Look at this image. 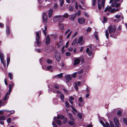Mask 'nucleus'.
Returning <instances> with one entry per match:
<instances>
[{"mask_svg":"<svg viewBox=\"0 0 127 127\" xmlns=\"http://www.w3.org/2000/svg\"><path fill=\"white\" fill-rule=\"evenodd\" d=\"M40 33V32H36V41L35 43L37 44V46H40L41 45V38L39 36V33Z\"/></svg>","mask_w":127,"mask_h":127,"instance_id":"nucleus-1","label":"nucleus"},{"mask_svg":"<svg viewBox=\"0 0 127 127\" xmlns=\"http://www.w3.org/2000/svg\"><path fill=\"white\" fill-rule=\"evenodd\" d=\"M64 118V116L63 115H58L57 117V118L58 119H63ZM53 120L54 121L56 122L58 125H61L62 124V122L59 120H56V117H54L53 118Z\"/></svg>","mask_w":127,"mask_h":127,"instance_id":"nucleus-2","label":"nucleus"},{"mask_svg":"<svg viewBox=\"0 0 127 127\" xmlns=\"http://www.w3.org/2000/svg\"><path fill=\"white\" fill-rule=\"evenodd\" d=\"M105 0H98V7L99 9H101V6L104 8Z\"/></svg>","mask_w":127,"mask_h":127,"instance_id":"nucleus-3","label":"nucleus"},{"mask_svg":"<svg viewBox=\"0 0 127 127\" xmlns=\"http://www.w3.org/2000/svg\"><path fill=\"white\" fill-rule=\"evenodd\" d=\"M92 46H90L89 47L87 48L86 50V52L88 54L89 56L91 57L92 58L93 57L94 53L92 50Z\"/></svg>","mask_w":127,"mask_h":127,"instance_id":"nucleus-4","label":"nucleus"},{"mask_svg":"<svg viewBox=\"0 0 127 127\" xmlns=\"http://www.w3.org/2000/svg\"><path fill=\"white\" fill-rule=\"evenodd\" d=\"M109 32L110 33L115 32L116 31V27L115 25H111L108 27Z\"/></svg>","mask_w":127,"mask_h":127,"instance_id":"nucleus-5","label":"nucleus"},{"mask_svg":"<svg viewBox=\"0 0 127 127\" xmlns=\"http://www.w3.org/2000/svg\"><path fill=\"white\" fill-rule=\"evenodd\" d=\"M0 58L1 62L3 64L4 67L6 66L5 62L4 60V55L3 53L0 52Z\"/></svg>","mask_w":127,"mask_h":127,"instance_id":"nucleus-6","label":"nucleus"},{"mask_svg":"<svg viewBox=\"0 0 127 127\" xmlns=\"http://www.w3.org/2000/svg\"><path fill=\"white\" fill-rule=\"evenodd\" d=\"M114 122L115 124V127H120L119 126V122L117 118L115 117L114 118Z\"/></svg>","mask_w":127,"mask_h":127,"instance_id":"nucleus-7","label":"nucleus"},{"mask_svg":"<svg viewBox=\"0 0 127 127\" xmlns=\"http://www.w3.org/2000/svg\"><path fill=\"white\" fill-rule=\"evenodd\" d=\"M42 18L43 23L45 24L46 23L47 21V16L45 13H43L42 16Z\"/></svg>","mask_w":127,"mask_h":127,"instance_id":"nucleus-8","label":"nucleus"},{"mask_svg":"<svg viewBox=\"0 0 127 127\" xmlns=\"http://www.w3.org/2000/svg\"><path fill=\"white\" fill-rule=\"evenodd\" d=\"M54 57L56 60L59 62L61 60L60 55V53L58 52H56L54 55Z\"/></svg>","mask_w":127,"mask_h":127,"instance_id":"nucleus-9","label":"nucleus"},{"mask_svg":"<svg viewBox=\"0 0 127 127\" xmlns=\"http://www.w3.org/2000/svg\"><path fill=\"white\" fill-rule=\"evenodd\" d=\"M80 57L75 58V59L74 61V65H76L79 64L80 61Z\"/></svg>","mask_w":127,"mask_h":127,"instance_id":"nucleus-10","label":"nucleus"},{"mask_svg":"<svg viewBox=\"0 0 127 127\" xmlns=\"http://www.w3.org/2000/svg\"><path fill=\"white\" fill-rule=\"evenodd\" d=\"M10 93L7 92L5 95L4 98L3 100H7L9 97V95Z\"/></svg>","mask_w":127,"mask_h":127,"instance_id":"nucleus-11","label":"nucleus"},{"mask_svg":"<svg viewBox=\"0 0 127 127\" xmlns=\"http://www.w3.org/2000/svg\"><path fill=\"white\" fill-rule=\"evenodd\" d=\"M78 23L80 24H83L85 22V19L83 18H79L78 19Z\"/></svg>","mask_w":127,"mask_h":127,"instance_id":"nucleus-12","label":"nucleus"},{"mask_svg":"<svg viewBox=\"0 0 127 127\" xmlns=\"http://www.w3.org/2000/svg\"><path fill=\"white\" fill-rule=\"evenodd\" d=\"M100 123L101 124H102L104 127H110L109 124L108 123L106 122L105 124L102 121H100Z\"/></svg>","mask_w":127,"mask_h":127,"instance_id":"nucleus-13","label":"nucleus"},{"mask_svg":"<svg viewBox=\"0 0 127 127\" xmlns=\"http://www.w3.org/2000/svg\"><path fill=\"white\" fill-rule=\"evenodd\" d=\"M50 39L48 36H47L46 38L45 43L46 44L48 45L50 43Z\"/></svg>","mask_w":127,"mask_h":127,"instance_id":"nucleus-14","label":"nucleus"},{"mask_svg":"<svg viewBox=\"0 0 127 127\" xmlns=\"http://www.w3.org/2000/svg\"><path fill=\"white\" fill-rule=\"evenodd\" d=\"M65 79L66 82H68L71 80V78L70 76L69 75H68L66 76Z\"/></svg>","mask_w":127,"mask_h":127,"instance_id":"nucleus-15","label":"nucleus"},{"mask_svg":"<svg viewBox=\"0 0 127 127\" xmlns=\"http://www.w3.org/2000/svg\"><path fill=\"white\" fill-rule=\"evenodd\" d=\"M60 17L59 15V16H56L53 18V20L54 22H56L58 21L59 20H60Z\"/></svg>","mask_w":127,"mask_h":127,"instance_id":"nucleus-16","label":"nucleus"},{"mask_svg":"<svg viewBox=\"0 0 127 127\" xmlns=\"http://www.w3.org/2000/svg\"><path fill=\"white\" fill-rule=\"evenodd\" d=\"M115 17L117 19H119L121 18L122 19L123 18V17L122 16V15L121 14H120L116 15L115 16Z\"/></svg>","mask_w":127,"mask_h":127,"instance_id":"nucleus-17","label":"nucleus"},{"mask_svg":"<svg viewBox=\"0 0 127 127\" xmlns=\"http://www.w3.org/2000/svg\"><path fill=\"white\" fill-rule=\"evenodd\" d=\"M53 11V10L52 9H49L48 12L49 17L50 18L52 17V15Z\"/></svg>","mask_w":127,"mask_h":127,"instance_id":"nucleus-18","label":"nucleus"},{"mask_svg":"<svg viewBox=\"0 0 127 127\" xmlns=\"http://www.w3.org/2000/svg\"><path fill=\"white\" fill-rule=\"evenodd\" d=\"M81 84V83L80 81H78L77 82V83H75V88L76 90L78 89V88L77 86V85L78 86H79Z\"/></svg>","mask_w":127,"mask_h":127,"instance_id":"nucleus-19","label":"nucleus"},{"mask_svg":"<svg viewBox=\"0 0 127 127\" xmlns=\"http://www.w3.org/2000/svg\"><path fill=\"white\" fill-rule=\"evenodd\" d=\"M14 85V83H12L11 84H9V89L8 91V92L11 93L12 87H13Z\"/></svg>","mask_w":127,"mask_h":127,"instance_id":"nucleus-20","label":"nucleus"},{"mask_svg":"<svg viewBox=\"0 0 127 127\" xmlns=\"http://www.w3.org/2000/svg\"><path fill=\"white\" fill-rule=\"evenodd\" d=\"M60 97L62 101L64 102V95L63 94H61L60 95Z\"/></svg>","mask_w":127,"mask_h":127,"instance_id":"nucleus-21","label":"nucleus"},{"mask_svg":"<svg viewBox=\"0 0 127 127\" xmlns=\"http://www.w3.org/2000/svg\"><path fill=\"white\" fill-rule=\"evenodd\" d=\"M63 43V41L62 40L60 41L58 43V44L57 45L58 47H60V46L62 45Z\"/></svg>","mask_w":127,"mask_h":127,"instance_id":"nucleus-22","label":"nucleus"},{"mask_svg":"<svg viewBox=\"0 0 127 127\" xmlns=\"http://www.w3.org/2000/svg\"><path fill=\"white\" fill-rule=\"evenodd\" d=\"M52 68V66H51L50 65L49 66H48L46 69V70L47 71V70H49L51 72H52L53 71V70L52 69L50 70Z\"/></svg>","mask_w":127,"mask_h":127,"instance_id":"nucleus-23","label":"nucleus"},{"mask_svg":"<svg viewBox=\"0 0 127 127\" xmlns=\"http://www.w3.org/2000/svg\"><path fill=\"white\" fill-rule=\"evenodd\" d=\"M78 100L79 102L81 103H84V100L82 97L81 96L78 98Z\"/></svg>","mask_w":127,"mask_h":127,"instance_id":"nucleus-24","label":"nucleus"},{"mask_svg":"<svg viewBox=\"0 0 127 127\" xmlns=\"http://www.w3.org/2000/svg\"><path fill=\"white\" fill-rule=\"evenodd\" d=\"M47 27L46 25H45L44 26L45 29L43 30V32L45 36H46L47 35V34L46 32V31L47 29Z\"/></svg>","mask_w":127,"mask_h":127,"instance_id":"nucleus-25","label":"nucleus"},{"mask_svg":"<svg viewBox=\"0 0 127 127\" xmlns=\"http://www.w3.org/2000/svg\"><path fill=\"white\" fill-rule=\"evenodd\" d=\"M59 27L61 29H63L64 28V25L63 23L59 24Z\"/></svg>","mask_w":127,"mask_h":127,"instance_id":"nucleus-26","label":"nucleus"},{"mask_svg":"<svg viewBox=\"0 0 127 127\" xmlns=\"http://www.w3.org/2000/svg\"><path fill=\"white\" fill-rule=\"evenodd\" d=\"M68 124L71 125H74L75 124V122L74 121H72L69 120L68 121Z\"/></svg>","mask_w":127,"mask_h":127,"instance_id":"nucleus-27","label":"nucleus"},{"mask_svg":"<svg viewBox=\"0 0 127 127\" xmlns=\"http://www.w3.org/2000/svg\"><path fill=\"white\" fill-rule=\"evenodd\" d=\"M119 9H120L119 8H113L111 10V12L112 13L118 11L119 10Z\"/></svg>","mask_w":127,"mask_h":127,"instance_id":"nucleus-28","label":"nucleus"},{"mask_svg":"<svg viewBox=\"0 0 127 127\" xmlns=\"http://www.w3.org/2000/svg\"><path fill=\"white\" fill-rule=\"evenodd\" d=\"M60 17V21L61 22H63L64 20V18L63 15H59Z\"/></svg>","mask_w":127,"mask_h":127,"instance_id":"nucleus-29","label":"nucleus"},{"mask_svg":"<svg viewBox=\"0 0 127 127\" xmlns=\"http://www.w3.org/2000/svg\"><path fill=\"white\" fill-rule=\"evenodd\" d=\"M111 9L112 8L110 6H109L108 7H107L105 9L104 11L105 12L106 11H109L111 10Z\"/></svg>","mask_w":127,"mask_h":127,"instance_id":"nucleus-30","label":"nucleus"},{"mask_svg":"<svg viewBox=\"0 0 127 127\" xmlns=\"http://www.w3.org/2000/svg\"><path fill=\"white\" fill-rule=\"evenodd\" d=\"M68 116L69 118L72 121H74V119L73 118L72 116V115L70 113H69L68 114Z\"/></svg>","mask_w":127,"mask_h":127,"instance_id":"nucleus-31","label":"nucleus"},{"mask_svg":"<svg viewBox=\"0 0 127 127\" xmlns=\"http://www.w3.org/2000/svg\"><path fill=\"white\" fill-rule=\"evenodd\" d=\"M64 18H67L69 16V15L67 13H65L63 15Z\"/></svg>","mask_w":127,"mask_h":127,"instance_id":"nucleus-32","label":"nucleus"},{"mask_svg":"<svg viewBox=\"0 0 127 127\" xmlns=\"http://www.w3.org/2000/svg\"><path fill=\"white\" fill-rule=\"evenodd\" d=\"M70 107L72 108V110L73 111V114L74 115H75V113H74L75 112H77V111L76 110V109L74 108V107L72 106H71Z\"/></svg>","mask_w":127,"mask_h":127,"instance_id":"nucleus-33","label":"nucleus"},{"mask_svg":"<svg viewBox=\"0 0 127 127\" xmlns=\"http://www.w3.org/2000/svg\"><path fill=\"white\" fill-rule=\"evenodd\" d=\"M76 17V15H72L71 17L70 18V19L74 21Z\"/></svg>","mask_w":127,"mask_h":127,"instance_id":"nucleus-34","label":"nucleus"},{"mask_svg":"<svg viewBox=\"0 0 127 127\" xmlns=\"http://www.w3.org/2000/svg\"><path fill=\"white\" fill-rule=\"evenodd\" d=\"M6 32L7 34L8 35L10 33V30L9 27L7 26V27L6 29Z\"/></svg>","mask_w":127,"mask_h":127,"instance_id":"nucleus-35","label":"nucleus"},{"mask_svg":"<svg viewBox=\"0 0 127 127\" xmlns=\"http://www.w3.org/2000/svg\"><path fill=\"white\" fill-rule=\"evenodd\" d=\"M83 38V37L82 36L80 37L79 38V40L77 42V43H80L82 41Z\"/></svg>","mask_w":127,"mask_h":127,"instance_id":"nucleus-36","label":"nucleus"},{"mask_svg":"<svg viewBox=\"0 0 127 127\" xmlns=\"http://www.w3.org/2000/svg\"><path fill=\"white\" fill-rule=\"evenodd\" d=\"M65 106L67 108H69L70 107L68 101H66L65 102Z\"/></svg>","mask_w":127,"mask_h":127,"instance_id":"nucleus-37","label":"nucleus"},{"mask_svg":"<svg viewBox=\"0 0 127 127\" xmlns=\"http://www.w3.org/2000/svg\"><path fill=\"white\" fill-rule=\"evenodd\" d=\"M109 33L108 30H106L105 32V35L107 39H108L109 37Z\"/></svg>","mask_w":127,"mask_h":127,"instance_id":"nucleus-38","label":"nucleus"},{"mask_svg":"<svg viewBox=\"0 0 127 127\" xmlns=\"http://www.w3.org/2000/svg\"><path fill=\"white\" fill-rule=\"evenodd\" d=\"M123 120L125 124L127 125V118H124L123 119Z\"/></svg>","mask_w":127,"mask_h":127,"instance_id":"nucleus-39","label":"nucleus"},{"mask_svg":"<svg viewBox=\"0 0 127 127\" xmlns=\"http://www.w3.org/2000/svg\"><path fill=\"white\" fill-rule=\"evenodd\" d=\"M77 75V72H75L73 74L71 75V77L73 78H75Z\"/></svg>","mask_w":127,"mask_h":127,"instance_id":"nucleus-40","label":"nucleus"},{"mask_svg":"<svg viewBox=\"0 0 127 127\" xmlns=\"http://www.w3.org/2000/svg\"><path fill=\"white\" fill-rule=\"evenodd\" d=\"M8 76L9 77L11 80L13 79L12 74L11 73H9L8 74Z\"/></svg>","mask_w":127,"mask_h":127,"instance_id":"nucleus-41","label":"nucleus"},{"mask_svg":"<svg viewBox=\"0 0 127 127\" xmlns=\"http://www.w3.org/2000/svg\"><path fill=\"white\" fill-rule=\"evenodd\" d=\"M95 37L96 40H97L98 39V33L97 32H95Z\"/></svg>","mask_w":127,"mask_h":127,"instance_id":"nucleus-42","label":"nucleus"},{"mask_svg":"<svg viewBox=\"0 0 127 127\" xmlns=\"http://www.w3.org/2000/svg\"><path fill=\"white\" fill-rule=\"evenodd\" d=\"M10 61V58L9 57H8L7 58V67Z\"/></svg>","mask_w":127,"mask_h":127,"instance_id":"nucleus-43","label":"nucleus"},{"mask_svg":"<svg viewBox=\"0 0 127 127\" xmlns=\"http://www.w3.org/2000/svg\"><path fill=\"white\" fill-rule=\"evenodd\" d=\"M76 40H77L76 38H75V39L73 40V42H72V46H73L76 43Z\"/></svg>","mask_w":127,"mask_h":127,"instance_id":"nucleus-44","label":"nucleus"},{"mask_svg":"<svg viewBox=\"0 0 127 127\" xmlns=\"http://www.w3.org/2000/svg\"><path fill=\"white\" fill-rule=\"evenodd\" d=\"M72 32V31H71L69 33L67 36V38H69L70 35H71Z\"/></svg>","mask_w":127,"mask_h":127,"instance_id":"nucleus-45","label":"nucleus"},{"mask_svg":"<svg viewBox=\"0 0 127 127\" xmlns=\"http://www.w3.org/2000/svg\"><path fill=\"white\" fill-rule=\"evenodd\" d=\"M110 124L111 127H114V125L112 122L110 121Z\"/></svg>","mask_w":127,"mask_h":127,"instance_id":"nucleus-46","label":"nucleus"},{"mask_svg":"<svg viewBox=\"0 0 127 127\" xmlns=\"http://www.w3.org/2000/svg\"><path fill=\"white\" fill-rule=\"evenodd\" d=\"M122 112L120 111H118L117 112V114L119 116H121V115Z\"/></svg>","mask_w":127,"mask_h":127,"instance_id":"nucleus-47","label":"nucleus"},{"mask_svg":"<svg viewBox=\"0 0 127 127\" xmlns=\"http://www.w3.org/2000/svg\"><path fill=\"white\" fill-rule=\"evenodd\" d=\"M116 3L117 2L116 1H114L112 4V6L113 7H114L116 5Z\"/></svg>","mask_w":127,"mask_h":127,"instance_id":"nucleus-48","label":"nucleus"},{"mask_svg":"<svg viewBox=\"0 0 127 127\" xmlns=\"http://www.w3.org/2000/svg\"><path fill=\"white\" fill-rule=\"evenodd\" d=\"M47 63L49 64H51L52 62L51 60H50L49 59L47 60Z\"/></svg>","mask_w":127,"mask_h":127,"instance_id":"nucleus-49","label":"nucleus"},{"mask_svg":"<svg viewBox=\"0 0 127 127\" xmlns=\"http://www.w3.org/2000/svg\"><path fill=\"white\" fill-rule=\"evenodd\" d=\"M77 72V74L78 73V74H80L83 73V71L82 69H81L80 71H78L77 72Z\"/></svg>","mask_w":127,"mask_h":127,"instance_id":"nucleus-50","label":"nucleus"},{"mask_svg":"<svg viewBox=\"0 0 127 127\" xmlns=\"http://www.w3.org/2000/svg\"><path fill=\"white\" fill-rule=\"evenodd\" d=\"M63 90L64 92L67 95L68 94V93L67 91L66 90V89L64 88L63 89Z\"/></svg>","mask_w":127,"mask_h":127,"instance_id":"nucleus-51","label":"nucleus"},{"mask_svg":"<svg viewBox=\"0 0 127 127\" xmlns=\"http://www.w3.org/2000/svg\"><path fill=\"white\" fill-rule=\"evenodd\" d=\"M53 92L54 93H57V94H60L61 93V92L60 91L58 90L57 91H56L55 90H53Z\"/></svg>","mask_w":127,"mask_h":127,"instance_id":"nucleus-52","label":"nucleus"},{"mask_svg":"<svg viewBox=\"0 0 127 127\" xmlns=\"http://www.w3.org/2000/svg\"><path fill=\"white\" fill-rule=\"evenodd\" d=\"M54 87L55 89H58L59 88V86L57 84H55L54 85Z\"/></svg>","mask_w":127,"mask_h":127,"instance_id":"nucleus-53","label":"nucleus"},{"mask_svg":"<svg viewBox=\"0 0 127 127\" xmlns=\"http://www.w3.org/2000/svg\"><path fill=\"white\" fill-rule=\"evenodd\" d=\"M58 77L59 78H61L63 77V74L61 73L60 74H58Z\"/></svg>","mask_w":127,"mask_h":127,"instance_id":"nucleus-54","label":"nucleus"},{"mask_svg":"<svg viewBox=\"0 0 127 127\" xmlns=\"http://www.w3.org/2000/svg\"><path fill=\"white\" fill-rule=\"evenodd\" d=\"M65 54L67 56H70L71 55V53L69 52H66L65 53Z\"/></svg>","mask_w":127,"mask_h":127,"instance_id":"nucleus-55","label":"nucleus"},{"mask_svg":"<svg viewBox=\"0 0 127 127\" xmlns=\"http://www.w3.org/2000/svg\"><path fill=\"white\" fill-rule=\"evenodd\" d=\"M70 32V29H68L65 32V35H66V34Z\"/></svg>","mask_w":127,"mask_h":127,"instance_id":"nucleus-56","label":"nucleus"},{"mask_svg":"<svg viewBox=\"0 0 127 127\" xmlns=\"http://www.w3.org/2000/svg\"><path fill=\"white\" fill-rule=\"evenodd\" d=\"M5 120V117L3 116H1L0 117V120L2 121Z\"/></svg>","mask_w":127,"mask_h":127,"instance_id":"nucleus-57","label":"nucleus"},{"mask_svg":"<svg viewBox=\"0 0 127 127\" xmlns=\"http://www.w3.org/2000/svg\"><path fill=\"white\" fill-rule=\"evenodd\" d=\"M7 121L8 123H10L11 121V119L10 118H9L7 119Z\"/></svg>","mask_w":127,"mask_h":127,"instance_id":"nucleus-58","label":"nucleus"},{"mask_svg":"<svg viewBox=\"0 0 127 127\" xmlns=\"http://www.w3.org/2000/svg\"><path fill=\"white\" fill-rule=\"evenodd\" d=\"M107 20V19L105 17H104L103 18V23H105L106 22Z\"/></svg>","mask_w":127,"mask_h":127,"instance_id":"nucleus-59","label":"nucleus"},{"mask_svg":"<svg viewBox=\"0 0 127 127\" xmlns=\"http://www.w3.org/2000/svg\"><path fill=\"white\" fill-rule=\"evenodd\" d=\"M52 125L54 127H57V126L56 124L53 122H52Z\"/></svg>","mask_w":127,"mask_h":127,"instance_id":"nucleus-60","label":"nucleus"},{"mask_svg":"<svg viewBox=\"0 0 127 127\" xmlns=\"http://www.w3.org/2000/svg\"><path fill=\"white\" fill-rule=\"evenodd\" d=\"M77 32H75L74 33L73 35L72 36V38H74V37L75 36L77 35Z\"/></svg>","mask_w":127,"mask_h":127,"instance_id":"nucleus-61","label":"nucleus"},{"mask_svg":"<svg viewBox=\"0 0 127 127\" xmlns=\"http://www.w3.org/2000/svg\"><path fill=\"white\" fill-rule=\"evenodd\" d=\"M78 116L80 119H81L82 118V114L80 113H78Z\"/></svg>","mask_w":127,"mask_h":127,"instance_id":"nucleus-62","label":"nucleus"},{"mask_svg":"<svg viewBox=\"0 0 127 127\" xmlns=\"http://www.w3.org/2000/svg\"><path fill=\"white\" fill-rule=\"evenodd\" d=\"M91 29H92V28H91L90 27H89L87 28L86 30L87 32H90L91 31Z\"/></svg>","mask_w":127,"mask_h":127,"instance_id":"nucleus-63","label":"nucleus"},{"mask_svg":"<svg viewBox=\"0 0 127 127\" xmlns=\"http://www.w3.org/2000/svg\"><path fill=\"white\" fill-rule=\"evenodd\" d=\"M77 15L78 16H79L81 14L80 11V10L78 11L77 13Z\"/></svg>","mask_w":127,"mask_h":127,"instance_id":"nucleus-64","label":"nucleus"}]
</instances>
